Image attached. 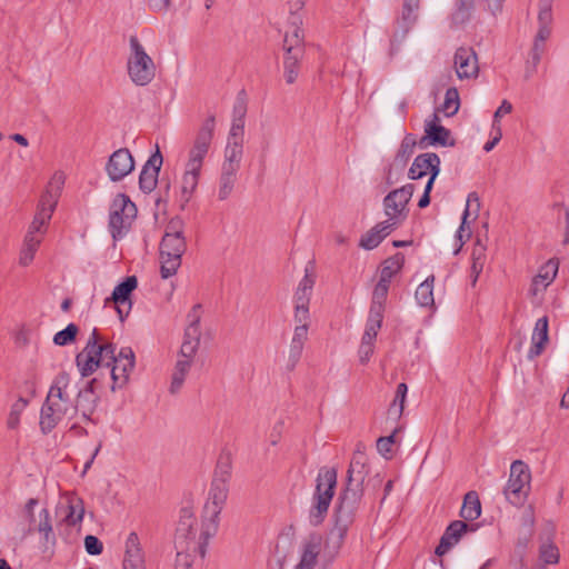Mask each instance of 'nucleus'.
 <instances>
[{
  "label": "nucleus",
  "instance_id": "obj_1",
  "mask_svg": "<svg viewBox=\"0 0 569 569\" xmlns=\"http://www.w3.org/2000/svg\"><path fill=\"white\" fill-rule=\"evenodd\" d=\"M70 386L68 372L61 371L54 377L40 410L39 427L43 435L50 433L64 417L74 415Z\"/></svg>",
  "mask_w": 569,
  "mask_h": 569
},
{
  "label": "nucleus",
  "instance_id": "obj_2",
  "mask_svg": "<svg viewBox=\"0 0 569 569\" xmlns=\"http://www.w3.org/2000/svg\"><path fill=\"white\" fill-rule=\"evenodd\" d=\"M219 523L216 520L202 516L201 526L197 523L193 510L189 507L181 508L174 535L177 550H190L202 559L207 553L210 538L218 532Z\"/></svg>",
  "mask_w": 569,
  "mask_h": 569
},
{
  "label": "nucleus",
  "instance_id": "obj_3",
  "mask_svg": "<svg viewBox=\"0 0 569 569\" xmlns=\"http://www.w3.org/2000/svg\"><path fill=\"white\" fill-rule=\"evenodd\" d=\"M363 492L342 488L337 498L333 509V526L330 529L325 542L326 551L335 557L342 548L347 533L356 520Z\"/></svg>",
  "mask_w": 569,
  "mask_h": 569
},
{
  "label": "nucleus",
  "instance_id": "obj_4",
  "mask_svg": "<svg viewBox=\"0 0 569 569\" xmlns=\"http://www.w3.org/2000/svg\"><path fill=\"white\" fill-rule=\"evenodd\" d=\"M183 228V220L179 217L172 218L166 226L159 248L160 274L162 279L174 276L181 266L182 254L187 250Z\"/></svg>",
  "mask_w": 569,
  "mask_h": 569
},
{
  "label": "nucleus",
  "instance_id": "obj_5",
  "mask_svg": "<svg viewBox=\"0 0 569 569\" xmlns=\"http://www.w3.org/2000/svg\"><path fill=\"white\" fill-rule=\"evenodd\" d=\"M338 471L336 468L321 467L316 478V489L309 511V521L317 527L323 522L337 488Z\"/></svg>",
  "mask_w": 569,
  "mask_h": 569
},
{
  "label": "nucleus",
  "instance_id": "obj_6",
  "mask_svg": "<svg viewBox=\"0 0 569 569\" xmlns=\"http://www.w3.org/2000/svg\"><path fill=\"white\" fill-rule=\"evenodd\" d=\"M299 17H293V30L286 31L283 38V77L288 84H293L301 71L305 57V33L298 27Z\"/></svg>",
  "mask_w": 569,
  "mask_h": 569
},
{
  "label": "nucleus",
  "instance_id": "obj_7",
  "mask_svg": "<svg viewBox=\"0 0 569 569\" xmlns=\"http://www.w3.org/2000/svg\"><path fill=\"white\" fill-rule=\"evenodd\" d=\"M128 74L137 86L149 84L156 76V64L136 36H131Z\"/></svg>",
  "mask_w": 569,
  "mask_h": 569
},
{
  "label": "nucleus",
  "instance_id": "obj_8",
  "mask_svg": "<svg viewBox=\"0 0 569 569\" xmlns=\"http://www.w3.org/2000/svg\"><path fill=\"white\" fill-rule=\"evenodd\" d=\"M136 214L137 207L130 198L124 193L117 194L111 203L109 214V229L114 240L122 238L131 227Z\"/></svg>",
  "mask_w": 569,
  "mask_h": 569
},
{
  "label": "nucleus",
  "instance_id": "obj_9",
  "mask_svg": "<svg viewBox=\"0 0 569 569\" xmlns=\"http://www.w3.org/2000/svg\"><path fill=\"white\" fill-rule=\"evenodd\" d=\"M531 473L521 460L511 463L508 483L503 490L507 500L513 506H521L530 490Z\"/></svg>",
  "mask_w": 569,
  "mask_h": 569
},
{
  "label": "nucleus",
  "instance_id": "obj_10",
  "mask_svg": "<svg viewBox=\"0 0 569 569\" xmlns=\"http://www.w3.org/2000/svg\"><path fill=\"white\" fill-rule=\"evenodd\" d=\"M114 345H102V347H84L76 356V365L81 377L93 375L99 368H106L110 362H114Z\"/></svg>",
  "mask_w": 569,
  "mask_h": 569
},
{
  "label": "nucleus",
  "instance_id": "obj_11",
  "mask_svg": "<svg viewBox=\"0 0 569 569\" xmlns=\"http://www.w3.org/2000/svg\"><path fill=\"white\" fill-rule=\"evenodd\" d=\"M415 191V186L408 183L399 189L392 190L383 199L385 213L396 224H400L408 216V203Z\"/></svg>",
  "mask_w": 569,
  "mask_h": 569
},
{
  "label": "nucleus",
  "instance_id": "obj_12",
  "mask_svg": "<svg viewBox=\"0 0 569 569\" xmlns=\"http://www.w3.org/2000/svg\"><path fill=\"white\" fill-rule=\"evenodd\" d=\"M316 282L313 273V262H309L305 270V277L299 282L295 293V321L305 322L309 321V303L312 295V289Z\"/></svg>",
  "mask_w": 569,
  "mask_h": 569
},
{
  "label": "nucleus",
  "instance_id": "obj_13",
  "mask_svg": "<svg viewBox=\"0 0 569 569\" xmlns=\"http://www.w3.org/2000/svg\"><path fill=\"white\" fill-rule=\"evenodd\" d=\"M365 449L366 447L361 442L357 443L347 470L345 488L357 489L363 492V482L369 475L368 457Z\"/></svg>",
  "mask_w": 569,
  "mask_h": 569
},
{
  "label": "nucleus",
  "instance_id": "obj_14",
  "mask_svg": "<svg viewBox=\"0 0 569 569\" xmlns=\"http://www.w3.org/2000/svg\"><path fill=\"white\" fill-rule=\"evenodd\" d=\"M57 194H53L48 190L41 194L38 202L37 212L29 226L27 236L42 237L46 233L48 223L51 220L52 213L57 206Z\"/></svg>",
  "mask_w": 569,
  "mask_h": 569
},
{
  "label": "nucleus",
  "instance_id": "obj_15",
  "mask_svg": "<svg viewBox=\"0 0 569 569\" xmlns=\"http://www.w3.org/2000/svg\"><path fill=\"white\" fill-rule=\"evenodd\" d=\"M138 286L136 276H128L121 281L112 291V295L106 299L104 306L112 302L116 306L117 312L121 321L129 315L131 309V295Z\"/></svg>",
  "mask_w": 569,
  "mask_h": 569
},
{
  "label": "nucleus",
  "instance_id": "obj_16",
  "mask_svg": "<svg viewBox=\"0 0 569 569\" xmlns=\"http://www.w3.org/2000/svg\"><path fill=\"white\" fill-rule=\"evenodd\" d=\"M477 528L478 525L468 523L463 520H455L450 522L441 536L439 545L436 547V555L439 557L446 555L460 541L463 535L473 532Z\"/></svg>",
  "mask_w": 569,
  "mask_h": 569
},
{
  "label": "nucleus",
  "instance_id": "obj_17",
  "mask_svg": "<svg viewBox=\"0 0 569 569\" xmlns=\"http://www.w3.org/2000/svg\"><path fill=\"white\" fill-rule=\"evenodd\" d=\"M134 169V160L127 148L116 150L106 164V171L111 181L117 182Z\"/></svg>",
  "mask_w": 569,
  "mask_h": 569
},
{
  "label": "nucleus",
  "instance_id": "obj_18",
  "mask_svg": "<svg viewBox=\"0 0 569 569\" xmlns=\"http://www.w3.org/2000/svg\"><path fill=\"white\" fill-rule=\"evenodd\" d=\"M450 130L440 124V118L437 112L432 114L431 120L426 121L425 136L419 140L420 148L428 146H455V140L449 141Z\"/></svg>",
  "mask_w": 569,
  "mask_h": 569
},
{
  "label": "nucleus",
  "instance_id": "obj_19",
  "mask_svg": "<svg viewBox=\"0 0 569 569\" xmlns=\"http://www.w3.org/2000/svg\"><path fill=\"white\" fill-rule=\"evenodd\" d=\"M440 172V158L435 152L419 154L413 160L408 176L412 180L420 179L426 174H430L429 179L436 180Z\"/></svg>",
  "mask_w": 569,
  "mask_h": 569
},
{
  "label": "nucleus",
  "instance_id": "obj_20",
  "mask_svg": "<svg viewBox=\"0 0 569 569\" xmlns=\"http://www.w3.org/2000/svg\"><path fill=\"white\" fill-rule=\"evenodd\" d=\"M162 162V154L159 150V147H157L156 152L150 156L148 161L142 167L139 176V187L144 193H150L157 187L158 176Z\"/></svg>",
  "mask_w": 569,
  "mask_h": 569
},
{
  "label": "nucleus",
  "instance_id": "obj_21",
  "mask_svg": "<svg viewBox=\"0 0 569 569\" xmlns=\"http://www.w3.org/2000/svg\"><path fill=\"white\" fill-rule=\"evenodd\" d=\"M229 486L222 481L211 482L209 498L203 508V516L219 523V515L228 498Z\"/></svg>",
  "mask_w": 569,
  "mask_h": 569
},
{
  "label": "nucleus",
  "instance_id": "obj_22",
  "mask_svg": "<svg viewBox=\"0 0 569 569\" xmlns=\"http://www.w3.org/2000/svg\"><path fill=\"white\" fill-rule=\"evenodd\" d=\"M455 68L459 79L477 77L479 72L477 54L472 48L460 47L455 53Z\"/></svg>",
  "mask_w": 569,
  "mask_h": 569
},
{
  "label": "nucleus",
  "instance_id": "obj_23",
  "mask_svg": "<svg viewBox=\"0 0 569 569\" xmlns=\"http://www.w3.org/2000/svg\"><path fill=\"white\" fill-rule=\"evenodd\" d=\"M123 569H146L144 552L137 532H130L124 546Z\"/></svg>",
  "mask_w": 569,
  "mask_h": 569
},
{
  "label": "nucleus",
  "instance_id": "obj_24",
  "mask_svg": "<svg viewBox=\"0 0 569 569\" xmlns=\"http://www.w3.org/2000/svg\"><path fill=\"white\" fill-rule=\"evenodd\" d=\"M397 227L398 224L393 223L389 219L379 222L361 237L359 246L366 250H372L377 248Z\"/></svg>",
  "mask_w": 569,
  "mask_h": 569
},
{
  "label": "nucleus",
  "instance_id": "obj_25",
  "mask_svg": "<svg viewBox=\"0 0 569 569\" xmlns=\"http://www.w3.org/2000/svg\"><path fill=\"white\" fill-rule=\"evenodd\" d=\"M117 366L121 368V375L114 377V385H111V391L123 388L128 381L131 371L134 368V353L131 348H121L118 356H116Z\"/></svg>",
  "mask_w": 569,
  "mask_h": 569
},
{
  "label": "nucleus",
  "instance_id": "obj_26",
  "mask_svg": "<svg viewBox=\"0 0 569 569\" xmlns=\"http://www.w3.org/2000/svg\"><path fill=\"white\" fill-rule=\"evenodd\" d=\"M322 547V537L319 533L309 535L302 542L301 557L298 565L316 568Z\"/></svg>",
  "mask_w": 569,
  "mask_h": 569
},
{
  "label": "nucleus",
  "instance_id": "obj_27",
  "mask_svg": "<svg viewBox=\"0 0 569 569\" xmlns=\"http://www.w3.org/2000/svg\"><path fill=\"white\" fill-rule=\"evenodd\" d=\"M558 272V264L549 260L542 266L536 277H533L529 293L532 298L541 295L546 288L553 281Z\"/></svg>",
  "mask_w": 569,
  "mask_h": 569
},
{
  "label": "nucleus",
  "instance_id": "obj_28",
  "mask_svg": "<svg viewBox=\"0 0 569 569\" xmlns=\"http://www.w3.org/2000/svg\"><path fill=\"white\" fill-rule=\"evenodd\" d=\"M548 317H542L540 319L537 320L536 322V326H535V329H533V332H532V338H531V347L529 349V352H528V357L530 359H533L538 356H540L545 348H546V345L549 340V337H548V330H549V325H548Z\"/></svg>",
  "mask_w": 569,
  "mask_h": 569
},
{
  "label": "nucleus",
  "instance_id": "obj_29",
  "mask_svg": "<svg viewBox=\"0 0 569 569\" xmlns=\"http://www.w3.org/2000/svg\"><path fill=\"white\" fill-rule=\"evenodd\" d=\"M298 325L295 328L293 337L290 343V352H289V360L291 362V367L293 368L296 363L299 361L305 342L308 339V328H309V321L305 322H297Z\"/></svg>",
  "mask_w": 569,
  "mask_h": 569
},
{
  "label": "nucleus",
  "instance_id": "obj_30",
  "mask_svg": "<svg viewBox=\"0 0 569 569\" xmlns=\"http://www.w3.org/2000/svg\"><path fill=\"white\" fill-rule=\"evenodd\" d=\"M459 515L466 522L473 521L481 516V502L476 491L471 490L465 495Z\"/></svg>",
  "mask_w": 569,
  "mask_h": 569
},
{
  "label": "nucleus",
  "instance_id": "obj_31",
  "mask_svg": "<svg viewBox=\"0 0 569 569\" xmlns=\"http://www.w3.org/2000/svg\"><path fill=\"white\" fill-rule=\"evenodd\" d=\"M200 305H194L190 312L188 313V326L184 330L183 341H190L191 343L200 345Z\"/></svg>",
  "mask_w": 569,
  "mask_h": 569
},
{
  "label": "nucleus",
  "instance_id": "obj_32",
  "mask_svg": "<svg viewBox=\"0 0 569 569\" xmlns=\"http://www.w3.org/2000/svg\"><path fill=\"white\" fill-rule=\"evenodd\" d=\"M405 264V256L401 252H397L392 257L387 258L380 269L379 280L382 282L390 283L392 278L400 272Z\"/></svg>",
  "mask_w": 569,
  "mask_h": 569
},
{
  "label": "nucleus",
  "instance_id": "obj_33",
  "mask_svg": "<svg viewBox=\"0 0 569 569\" xmlns=\"http://www.w3.org/2000/svg\"><path fill=\"white\" fill-rule=\"evenodd\" d=\"M99 402V396H91L81 390L77 392L74 400V415L80 411L86 420H91Z\"/></svg>",
  "mask_w": 569,
  "mask_h": 569
},
{
  "label": "nucleus",
  "instance_id": "obj_34",
  "mask_svg": "<svg viewBox=\"0 0 569 569\" xmlns=\"http://www.w3.org/2000/svg\"><path fill=\"white\" fill-rule=\"evenodd\" d=\"M200 171L201 170H191V168H189L188 166L186 167V172L182 177V183H181V208L182 209L189 202L193 191L196 190V188L198 186Z\"/></svg>",
  "mask_w": 569,
  "mask_h": 569
},
{
  "label": "nucleus",
  "instance_id": "obj_35",
  "mask_svg": "<svg viewBox=\"0 0 569 569\" xmlns=\"http://www.w3.org/2000/svg\"><path fill=\"white\" fill-rule=\"evenodd\" d=\"M243 154V147L238 142H228L224 151L222 169L239 171Z\"/></svg>",
  "mask_w": 569,
  "mask_h": 569
},
{
  "label": "nucleus",
  "instance_id": "obj_36",
  "mask_svg": "<svg viewBox=\"0 0 569 569\" xmlns=\"http://www.w3.org/2000/svg\"><path fill=\"white\" fill-rule=\"evenodd\" d=\"M41 242H42V237L26 234L24 240H23V247L21 249L20 258H19V262L21 266L27 267L32 262L34 254H36Z\"/></svg>",
  "mask_w": 569,
  "mask_h": 569
},
{
  "label": "nucleus",
  "instance_id": "obj_37",
  "mask_svg": "<svg viewBox=\"0 0 569 569\" xmlns=\"http://www.w3.org/2000/svg\"><path fill=\"white\" fill-rule=\"evenodd\" d=\"M433 283L435 276L431 274L418 286L415 297L421 307H432L435 305Z\"/></svg>",
  "mask_w": 569,
  "mask_h": 569
},
{
  "label": "nucleus",
  "instance_id": "obj_38",
  "mask_svg": "<svg viewBox=\"0 0 569 569\" xmlns=\"http://www.w3.org/2000/svg\"><path fill=\"white\" fill-rule=\"evenodd\" d=\"M214 127L216 118L213 114H211L202 122L196 136L193 144L203 147L209 150L211 141L213 139Z\"/></svg>",
  "mask_w": 569,
  "mask_h": 569
},
{
  "label": "nucleus",
  "instance_id": "obj_39",
  "mask_svg": "<svg viewBox=\"0 0 569 569\" xmlns=\"http://www.w3.org/2000/svg\"><path fill=\"white\" fill-rule=\"evenodd\" d=\"M192 365V360L190 359H183L178 360L174 367V371L172 373V380L170 386V392L176 393L178 392L186 379L187 373L189 372Z\"/></svg>",
  "mask_w": 569,
  "mask_h": 569
},
{
  "label": "nucleus",
  "instance_id": "obj_40",
  "mask_svg": "<svg viewBox=\"0 0 569 569\" xmlns=\"http://www.w3.org/2000/svg\"><path fill=\"white\" fill-rule=\"evenodd\" d=\"M237 180V171L232 170H221V176L219 179V190L218 198L219 200H226L232 192L234 183Z\"/></svg>",
  "mask_w": 569,
  "mask_h": 569
},
{
  "label": "nucleus",
  "instance_id": "obj_41",
  "mask_svg": "<svg viewBox=\"0 0 569 569\" xmlns=\"http://www.w3.org/2000/svg\"><path fill=\"white\" fill-rule=\"evenodd\" d=\"M40 521L37 526V530L39 533L43 535V540L46 543L54 545L56 536L52 529V522L50 512L48 509H42L39 513Z\"/></svg>",
  "mask_w": 569,
  "mask_h": 569
},
{
  "label": "nucleus",
  "instance_id": "obj_42",
  "mask_svg": "<svg viewBox=\"0 0 569 569\" xmlns=\"http://www.w3.org/2000/svg\"><path fill=\"white\" fill-rule=\"evenodd\" d=\"M390 283L378 281L372 292L370 310L385 312V303L388 297Z\"/></svg>",
  "mask_w": 569,
  "mask_h": 569
},
{
  "label": "nucleus",
  "instance_id": "obj_43",
  "mask_svg": "<svg viewBox=\"0 0 569 569\" xmlns=\"http://www.w3.org/2000/svg\"><path fill=\"white\" fill-rule=\"evenodd\" d=\"M459 107H460V99H459V92H458L457 88L451 87V88L447 89L446 94H445V101L441 106V111H443V113L447 117H451L458 112Z\"/></svg>",
  "mask_w": 569,
  "mask_h": 569
},
{
  "label": "nucleus",
  "instance_id": "obj_44",
  "mask_svg": "<svg viewBox=\"0 0 569 569\" xmlns=\"http://www.w3.org/2000/svg\"><path fill=\"white\" fill-rule=\"evenodd\" d=\"M231 460L229 456L220 457L218 459L214 473H213V482L222 481L224 486H229V480L231 477Z\"/></svg>",
  "mask_w": 569,
  "mask_h": 569
},
{
  "label": "nucleus",
  "instance_id": "obj_45",
  "mask_svg": "<svg viewBox=\"0 0 569 569\" xmlns=\"http://www.w3.org/2000/svg\"><path fill=\"white\" fill-rule=\"evenodd\" d=\"M84 515V508L83 502L81 499H72L69 501L68 505V512L64 517V521L69 526H76L77 523L81 522Z\"/></svg>",
  "mask_w": 569,
  "mask_h": 569
},
{
  "label": "nucleus",
  "instance_id": "obj_46",
  "mask_svg": "<svg viewBox=\"0 0 569 569\" xmlns=\"http://www.w3.org/2000/svg\"><path fill=\"white\" fill-rule=\"evenodd\" d=\"M28 405L29 401L27 399L19 397V399L11 406V410L7 419V426L9 429H17L19 427L20 416Z\"/></svg>",
  "mask_w": 569,
  "mask_h": 569
},
{
  "label": "nucleus",
  "instance_id": "obj_47",
  "mask_svg": "<svg viewBox=\"0 0 569 569\" xmlns=\"http://www.w3.org/2000/svg\"><path fill=\"white\" fill-rule=\"evenodd\" d=\"M79 328L74 323H69L63 330L58 331L53 337L57 346H67L76 341Z\"/></svg>",
  "mask_w": 569,
  "mask_h": 569
},
{
  "label": "nucleus",
  "instance_id": "obj_48",
  "mask_svg": "<svg viewBox=\"0 0 569 569\" xmlns=\"http://www.w3.org/2000/svg\"><path fill=\"white\" fill-rule=\"evenodd\" d=\"M408 392V387L405 382H401L397 386L396 396L392 405L389 408V413L396 415L400 417L405 409L406 397Z\"/></svg>",
  "mask_w": 569,
  "mask_h": 569
},
{
  "label": "nucleus",
  "instance_id": "obj_49",
  "mask_svg": "<svg viewBox=\"0 0 569 569\" xmlns=\"http://www.w3.org/2000/svg\"><path fill=\"white\" fill-rule=\"evenodd\" d=\"M417 141L412 134H407L400 144L397 152L396 160L400 161L402 166L407 163L409 158L412 156Z\"/></svg>",
  "mask_w": 569,
  "mask_h": 569
},
{
  "label": "nucleus",
  "instance_id": "obj_50",
  "mask_svg": "<svg viewBox=\"0 0 569 569\" xmlns=\"http://www.w3.org/2000/svg\"><path fill=\"white\" fill-rule=\"evenodd\" d=\"M208 149L193 144L189 152V160L187 162V166L191 168V170H201L203 159L208 153Z\"/></svg>",
  "mask_w": 569,
  "mask_h": 569
},
{
  "label": "nucleus",
  "instance_id": "obj_51",
  "mask_svg": "<svg viewBox=\"0 0 569 569\" xmlns=\"http://www.w3.org/2000/svg\"><path fill=\"white\" fill-rule=\"evenodd\" d=\"M559 550L553 543H543L539 549V558L546 565H556L559 562Z\"/></svg>",
  "mask_w": 569,
  "mask_h": 569
},
{
  "label": "nucleus",
  "instance_id": "obj_52",
  "mask_svg": "<svg viewBox=\"0 0 569 569\" xmlns=\"http://www.w3.org/2000/svg\"><path fill=\"white\" fill-rule=\"evenodd\" d=\"M247 114V93L244 90H240L237 94L233 110H232V120L244 121Z\"/></svg>",
  "mask_w": 569,
  "mask_h": 569
},
{
  "label": "nucleus",
  "instance_id": "obj_53",
  "mask_svg": "<svg viewBox=\"0 0 569 569\" xmlns=\"http://www.w3.org/2000/svg\"><path fill=\"white\" fill-rule=\"evenodd\" d=\"M470 216V212L468 209H465L463 211V216H462V221H461V224L457 231V239L459 240L460 244L458 246V248L455 250V254H458L465 243L466 240H468L471 236V230L470 228H466V224H467V219L468 217Z\"/></svg>",
  "mask_w": 569,
  "mask_h": 569
},
{
  "label": "nucleus",
  "instance_id": "obj_54",
  "mask_svg": "<svg viewBox=\"0 0 569 569\" xmlns=\"http://www.w3.org/2000/svg\"><path fill=\"white\" fill-rule=\"evenodd\" d=\"M383 320V312L369 310V317L366 325V332L377 337Z\"/></svg>",
  "mask_w": 569,
  "mask_h": 569
},
{
  "label": "nucleus",
  "instance_id": "obj_55",
  "mask_svg": "<svg viewBox=\"0 0 569 569\" xmlns=\"http://www.w3.org/2000/svg\"><path fill=\"white\" fill-rule=\"evenodd\" d=\"M196 555L190 550H177L176 569H192Z\"/></svg>",
  "mask_w": 569,
  "mask_h": 569
},
{
  "label": "nucleus",
  "instance_id": "obj_56",
  "mask_svg": "<svg viewBox=\"0 0 569 569\" xmlns=\"http://www.w3.org/2000/svg\"><path fill=\"white\" fill-rule=\"evenodd\" d=\"M244 121L232 120L228 142L243 144Z\"/></svg>",
  "mask_w": 569,
  "mask_h": 569
},
{
  "label": "nucleus",
  "instance_id": "obj_57",
  "mask_svg": "<svg viewBox=\"0 0 569 569\" xmlns=\"http://www.w3.org/2000/svg\"><path fill=\"white\" fill-rule=\"evenodd\" d=\"M545 49H546L545 42L535 40L533 46L530 50L529 60H528V63L531 64L533 69L539 64L541 57L545 52Z\"/></svg>",
  "mask_w": 569,
  "mask_h": 569
},
{
  "label": "nucleus",
  "instance_id": "obj_58",
  "mask_svg": "<svg viewBox=\"0 0 569 569\" xmlns=\"http://www.w3.org/2000/svg\"><path fill=\"white\" fill-rule=\"evenodd\" d=\"M84 548H86V551L92 556H98V555L102 553V551H103L102 542L96 536H92V535L86 536Z\"/></svg>",
  "mask_w": 569,
  "mask_h": 569
},
{
  "label": "nucleus",
  "instance_id": "obj_59",
  "mask_svg": "<svg viewBox=\"0 0 569 569\" xmlns=\"http://www.w3.org/2000/svg\"><path fill=\"white\" fill-rule=\"evenodd\" d=\"M399 429H395V431L388 437H380L377 440V449L382 456H387L392 451V446L395 443V437Z\"/></svg>",
  "mask_w": 569,
  "mask_h": 569
},
{
  "label": "nucleus",
  "instance_id": "obj_60",
  "mask_svg": "<svg viewBox=\"0 0 569 569\" xmlns=\"http://www.w3.org/2000/svg\"><path fill=\"white\" fill-rule=\"evenodd\" d=\"M472 9V2H466L465 0L460 1V6L453 14V21L463 23L470 18V12Z\"/></svg>",
  "mask_w": 569,
  "mask_h": 569
},
{
  "label": "nucleus",
  "instance_id": "obj_61",
  "mask_svg": "<svg viewBox=\"0 0 569 569\" xmlns=\"http://www.w3.org/2000/svg\"><path fill=\"white\" fill-rule=\"evenodd\" d=\"M552 3L553 0H539L538 21H552Z\"/></svg>",
  "mask_w": 569,
  "mask_h": 569
},
{
  "label": "nucleus",
  "instance_id": "obj_62",
  "mask_svg": "<svg viewBox=\"0 0 569 569\" xmlns=\"http://www.w3.org/2000/svg\"><path fill=\"white\" fill-rule=\"evenodd\" d=\"M102 345H113L112 342L108 341L97 328H94L86 343V347H89V349H92V347H102Z\"/></svg>",
  "mask_w": 569,
  "mask_h": 569
},
{
  "label": "nucleus",
  "instance_id": "obj_63",
  "mask_svg": "<svg viewBox=\"0 0 569 569\" xmlns=\"http://www.w3.org/2000/svg\"><path fill=\"white\" fill-rule=\"evenodd\" d=\"M420 0H403L402 19L410 21L413 12L419 8Z\"/></svg>",
  "mask_w": 569,
  "mask_h": 569
},
{
  "label": "nucleus",
  "instance_id": "obj_64",
  "mask_svg": "<svg viewBox=\"0 0 569 569\" xmlns=\"http://www.w3.org/2000/svg\"><path fill=\"white\" fill-rule=\"evenodd\" d=\"M199 348V343H191L190 341H183L180 348V356L192 360Z\"/></svg>",
  "mask_w": 569,
  "mask_h": 569
}]
</instances>
